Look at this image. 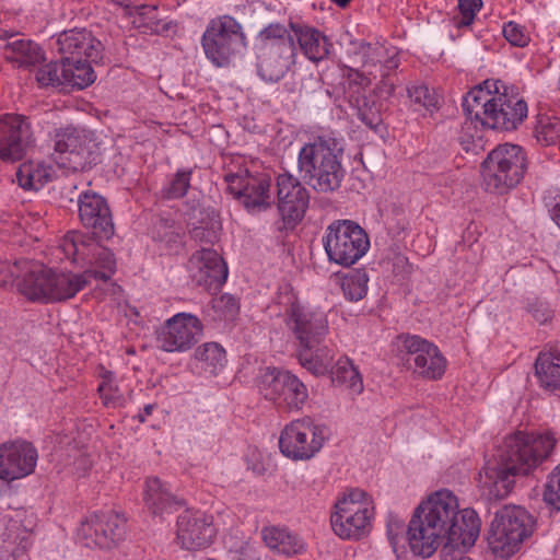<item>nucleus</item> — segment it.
Listing matches in <instances>:
<instances>
[{
	"label": "nucleus",
	"instance_id": "obj_1",
	"mask_svg": "<svg viewBox=\"0 0 560 560\" xmlns=\"http://www.w3.org/2000/svg\"><path fill=\"white\" fill-rule=\"evenodd\" d=\"M481 522L472 509L459 510L457 498L440 490L421 502L407 527V540L415 556L431 557L439 547H470Z\"/></svg>",
	"mask_w": 560,
	"mask_h": 560
},
{
	"label": "nucleus",
	"instance_id": "obj_2",
	"mask_svg": "<svg viewBox=\"0 0 560 560\" xmlns=\"http://www.w3.org/2000/svg\"><path fill=\"white\" fill-rule=\"evenodd\" d=\"M467 120L462 127L460 144L466 152L482 150V136L477 124L493 130H514L527 117V104L517 94H510L500 80H486L463 98Z\"/></svg>",
	"mask_w": 560,
	"mask_h": 560
},
{
	"label": "nucleus",
	"instance_id": "obj_3",
	"mask_svg": "<svg viewBox=\"0 0 560 560\" xmlns=\"http://www.w3.org/2000/svg\"><path fill=\"white\" fill-rule=\"evenodd\" d=\"M557 444L551 431H517L504 440L500 463L483 468L485 485L497 498L506 497L514 485V477L528 475L546 462Z\"/></svg>",
	"mask_w": 560,
	"mask_h": 560
},
{
	"label": "nucleus",
	"instance_id": "obj_4",
	"mask_svg": "<svg viewBox=\"0 0 560 560\" xmlns=\"http://www.w3.org/2000/svg\"><path fill=\"white\" fill-rule=\"evenodd\" d=\"M65 256L85 267L82 273L55 272L50 269L47 302L73 298L92 279L108 281L116 272L113 252L97 242L86 240L82 233L69 232L60 244Z\"/></svg>",
	"mask_w": 560,
	"mask_h": 560
},
{
	"label": "nucleus",
	"instance_id": "obj_5",
	"mask_svg": "<svg viewBox=\"0 0 560 560\" xmlns=\"http://www.w3.org/2000/svg\"><path fill=\"white\" fill-rule=\"evenodd\" d=\"M342 155L343 150L335 138L315 137L299 151L298 173L317 192H332L340 188L346 174Z\"/></svg>",
	"mask_w": 560,
	"mask_h": 560
},
{
	"label": "nucleus",
	"instance_id": "obj_6",
	"mask_svg": "<svg viewBox=\"0 0 560 560\" xmlns=\"http://www.w3.org/2000/svg\"><path fill=\"white\" fill-rule=\"evenodd\" d=\"M257 71L266 82H278L295 65L296 46L287 26L270 23L257 36Z\"/></svg>",
	"mask_w": 560,
	"mask_h": 560
},
{
	"label": "nucleus",
	"instance_id": "obj_7",
	"mask_svg": "<svg viewBox=\"0 0 560 560\" xmlns=\"http://www.w3.org/2000/svg\"><path fill=\"white\" fill-rule=\"evenodd\" d=\"M526 170L527 155L522 147L500 144L481 163L485 189L495 195L508 194L522 182Z\"/></svg>",
	"mask_w": 560,
	"mask_h": 560
},
{
	"label": "nucleus",
	"instance_id": "obj_8",
	"mask_svg": "<svg viewBox=\"0 0 560 560\" xmlns=\"http://www.w3.org/2000/svg\"><path fill=\"white\" fill-rule=\"evenodd\" d=\"M534 532V520L523 508L505 505L491 522L487 537L491 553L499 560L513 556Z\"/></svg>",
	"mask_w": 560,
	"mask_h": 560
},
{
	"label": "nucleus",
	"instance_id": "obj_9",
	"mask_svg": "<svg viewBox=\"0 0 560 560\" xmlns=\"http://www.w3.org/2000/svg\"><path fill=\"white\" fill-rule=\"evenodd\" d=\"M374 505L369 494L361 489H351L335 504L330 515L334 533L341 539L359 540L372 528Z\"/></svg>",
	"mask_w": 560,
	"mask_h": 560
},
{
	"label": "nucleus",
	"instance_id": "obj_10",
	"mask_svg": "<svg viewBox=\"0 0 560 560\" xmlns=\"http://www.w3.org/2000/svg\"><path fill=\"white\" fill-rule=\"evenodd\" d=\"M323 245L329 261L350 267L369 250L370 238L357 222L336 220L326 228Z\"/></svg>",
	"mask_w": 560,
	"mask_h": 560
},
{
	"label": "nucleus",
	"instance_id": "obj_11",
	"mask_svg": "<svg viewBox=\"0 0 560 560\" xmlns=\"http://www.w3.org/2000/svg\"><path fill=\"white\" fill-rule=\"evenodd\" d=\"M206 57L217 67L230 65L232 58L247 45L246 35L238 21L233 16L222 15L212 19L201 37Z\"/></svg>",
	"mask_w": 560,
	"mask_h": 560
},
{
	"label": "nucleus",
	"instance_id": "obj_12",
	"mask_svg": "<svg viewBox=\"0 0 560 560\" xmlns=\"http://www.w3.org/2000/svg\"><path fill=\"white\" fill-rule=\"evenodd\" d=\"M52 141L55 162L70 172L90 168L101 154L98 143L86 130L73 127L58 129Z\"/></svg>",
	"mask_w": 560,
	"mask_h": 560
},
{
	"label": "nucleus",
	"instance_id": "obj_13",
	"mask_svg": "<svg viewBox=\"0 0 560 560\" xmlns=\"http://www.w3.org/2000/svg\"><path fill=\"white\" fill-rule=\"evenodd\" d=\"M328 438L327 428L311 417L288 423L279 436L280 452L292 460H308L324 446Z\"/></svg>",
	"mask_w": 560,
	"mask_h": 560
},
{
	"label": "nucleus",
	"instance_id": "obj_14",
	"mask_svg": "<svg viewBox=\"0 0 560 560\" xmlns=\"http://www.w3.org/2000/svg\"><path fill=\"white\" fill-rule=\"evenodd\" d=\"M126 518L115 511L94 512L81 521L77 532L80 544L88 548L112 549L124 540Z\"/></svg>",
	"mask_w": 560,
	"mask_h": 560
},
{
	"label": "nucleus",
	"instance_id": "obj_15",
	"mask_svg": "<svg viewBox=\"0 0 560 560\" xmlns=\"http://www.w3.org/2000/svg\"><path fill=\"white\" fill-rule=\"evenodd\" d=\"M399 339L402 360L409 370L428 380H440L444 375L446 359L438 346L417 335H401Z\"/></svg>",
	"mask_w": 560,
	"mask_h": 560
},
{
	"label": "nucleus",
	"instance_id": "obj_16",
	"mask_svg": "<svg viewBox=\"0 0 560 560\" xmlns=\"http://www.w3.org/2000/svg\"><path fill=\"white\" fill-rule=\"evenodd\" d=\"M259 392L268 400L288 409H301L308 398L306 386L289 371L267 369Z\"/></svg>",
	"mask_w": 560,
	"mask_h": 560
},
{
	"label": "nucleus",
	"instance_id": "obj_17",
	"mask_svg": "<svg viewBox=\"0 0 560 560\" xmlns=\"http://www.w3.org/2000/svg\"><path fill=\"white\" fill-rule=\"evenodd\" d=\"M228 190L240 199L248 211H261L271 207V177L268 174H250L247 170L224 176Z\"/></svg>",
	"mask_w": 560,
	"mask_h": 560
},
{
	"label": "nucleus",
	"instance_id": "obj_18",
	"mask_svg": "<svg viewBox=\"0 0 560 560\" xmlns=\"http://www.w3.org/2000/svg\"><path fill=\"white\" fill-rule=\"evenodd\" d=\"M203 326L189 313H177L156 330V343L166 352H185L199 340Z\"/></svg>",
	"mask_w": 560,
	"mask_h": 560
},
{
	"label": "nucleus",
	"instance_id": "obj_19",
	"mask_svg": "<svg viewBox=\"0 0 560 560\" xmlns=\"http://www.w3.org/2000/svg\"><path fill=\"white\" fill-rule=\"evenodd\" d=\"M277 208L283 226L293 229L308 208L310 194L301 180L288 171L276 177Z\"/></svg>",
	"mask_w": 560,
	"mask_h": 560
},
{
	"label": "nucleus",
	"instance_id": "obj_20",
	"mask_svg": "<svg viewBox=\"0 0 560 560\" xmlns=\"http://www.w3.org/2000/svg\"><path fill=\"white\" fill-rule=\"evenodd\" d=\"M79 218L84 228L89 229L92 238L83 235L86 240L97 242L109 240L114 233V222L107 201L98 194L83 191L78 199Z\"/></svg>",
	"mask_w": 560,
	"mask_h": 560
},
{
	"label": "nucleus",
	"instance_id": "obj_21",
	"mask_svg": "<svg viewBox=\"0 0 560 560\" xmlns=\"http://www.w3.org/2000/svg\"><path fill=\"white\" fill-rule=\"evenodd\" d=\"M287 316V324L298 341V349L308 345H320L328 332L326 316L299 303L291 304Z\"/></svg>",
	"mask_w": 560,
	"mask_h": 560
},
{
	"label": "nucleus",
	"instance_id": "obj_22",
	"mask_svg": "<svg viewBox=\"0 0 560 560\" xmlns=\"http://www.w3.org/2000/svg\"><path fill=\"white\" fill-rule=\"evenodd\" d=\"M35 446L23 440L0 445V479L12 481L31 475L37 464Z\"/></svg>",
	"mask_w": 560,
	"mask_h": 560
},
{
	"label": "nucleus",
	"instance_id": "obj_23",
	"mask_svg": "<svg viewBox=\"0 0 560 560\" xmlns=\"http://www.w3.org/2000/svg\"><path fill=\"white\" fill-rule=\"evenodd\" d=\"M191 279L208 291L219 290L228 278V266L212 248L202 247L188 260Z\"/></svg>",
	"mask_w": 560,
	"mask_h": 560
},
{
	"label": "nucleus",
	"instance_id": "obj_24",
	"mask_svg": "<svg viewBox=\"0 0 560 560\" xmlns=\"http://www.w3.org/2000/svg\"><path fill=\"white\" fill-rule=\"evenodd\" d=\"M18 291L33 302H47L50 269L30 260L16 261L9 268Z\"/></svg>",
	"mask_w": 560,
	"mask_h": 560
},
{
	"label": "nucleus",
	"instance_id": "obj_25",
	"mask_svg": "<svg viewBox=\"0 0 560 560\" xmlns=\"http://www.w3.org/2000/svg\"><path fill=\"white\" fill-rule=\"evenodd\" d=\"M214 536L212 516L199 510H186L177 517V539L188 550L207 547Z\"/></svg>",
	"mask_w": 560,
	"mask_h": 560
},
{
	"label": "nucleus",
	"instance_id": "obj_26",
	"mask_svg": "<svg viewBox=\"0 0 560 560\" xmlns=\"http://www.w3.org/2000/svg\"><path fill=\"white\" fill-rule=\"evenodd\" d=\"M31 126L25 117L4 115L0 117V159L21 160L31 141Z\"/></svg>",
	"mask_w": 560,
	"mask_h": 560
},
{
	"label": "nucleus",
	"instance_id": "obj_27",
	"mask_svg": "<svg viewBox=\"0 0 560 560\" xmlns=\"http://www.w3.org/2000/svg\"><path fill=\"white\" fill-rule=\"evenodd\" d=\"M57 46L65 57L82 58L97 62L102 59V43L85 28H73L58 35Z\"/></svg>",
	"mask_w": 560,
	"mask_h": 560
},
{
	"label": "nucleus",
	"instance_id": "obj_28",
	"mask_svg": "<svg viewBox=\"0 0 560 560\" xmlns=\"http://www.w3.org/2000/svg\"><path fill=\"white\" fill-rule=\"evenodd\" d=\"M290 34L303 55L313 62H318L328 57L332 43L318 28L305 23L290 22Z\"/></svg>",
	"mask_w": 560,
	"mask_h": 560
},
{
	"label": "nucleus",
	"instance_id": "obj_29",
	"mask_svg": "<svg viewBox=\"0 0 560 560\" xmlns=\"http://www.w3.org/2000/svg\"><path fill=\"white\" fill-rule=\"evenodd\" d=\"M143 500L152 515L159 517L175 512L182 505V501L158 477L147 479Z\"/></svg>",
	"mask_w": 560,
	"mask_h": 560
},
{
	"label": "nucleus",
	"instance_id": "obj_30",
	"mask_svg": "<svg viewBox=\"0 0 560 560\" xmlns=\"http://www.w3.org/2000/svg\"><path fill=\"white\" fill-rule=\"evenodd\" d=\"M132 25L142 33L165 34L176 27L173 21L159 19L158 7L154 4H140L128 9Z\"/></svg>",
	"mask_w": 560,
	"mask_h": 560
},
{
	"label": "nucleus",
	"instance_id": "obj_31",
	"mask_svg": "<svg viewBox=\"0 0 560 560\" xmlns=\"http://www.w3.org/2000/svg\"><path fill=\"white\" fill-rule=\"evenodd\" d=\"M535 372L541 387L551 390L560 387V343L539 353Z\"/></svg>",
	"mask_w": 560,
	"mask_h": 560
},
{
	"label": "nucleus",
	"instance_id": "obj_32",
	"mask_svg": "<svg viewBox=\"0 0 560 560\" xmlns=\"http://www.w3.org/2000/svg\"><path fill=\"white\" fill-rule=\"evenodd\" d=\"M261 538L268 548L285 556L298 555L304 550L303 540L287 527L266 526L261 529Z\"/></svg>",
	"mask_w": 560,
	"mask_h": 560
},
{
	"label": "nucleus",
	"instance_id": "obj_33",
	"mask_svg": "<svg viewBox=\"0 0 560 560\" xmlns=\"http://www.w3.org/2000/svg\"><path fill=\"white\" fill-rule=\"evenodd\" d=\"M335 352L328 346L308 345L298 349L300 364L314 375H324L332 368Z\"/></svg>",
	"mask_w": 560,
	"mask_h": 560
},
{
	"label": "nucleus",
	"instance_id": "obj_34",
	"mask_svg": "<svg viewBox=\"0 0 560 560\" xmlns=\"http://www.w3.org/2000/svg\"><path fill=\"white\" fill-rule=\"evenodd\" d=\"M4 57L20 67H32L44 60L42 48L31 39L15 38L4 47Z\"/></svg>",
	"mask_w": 560,
	"mask_h": 560
},
{
	"label": "nucleus",
	"instance_id": "obj_35",
	"mask_svg": "<svg viewBox=\"0 0 560 560\" xmlns=\"http://www.w3.org/2000/svg\"><path fill=\"white\" fill-rule=\"evenodd\" d=\"M65 69L67 70V88L82 90L95 81V73L91 67V60L74 57H63Z\"/></svg>",
	"mask_w": 560,
	"mask_h": 560
},
{
	"label": "nucleus",
	"instance_id": "obj_36",
	"mask_svg": "<svg viewBox=\"0 0 560 560\" xmlns=\"http://www.w3.org/2000/svg\"><path fill=\"white\" fill-rule=\"evenodd\" d=\"M200 368L210 375H217L226 363L225 350L218 342H206L195 351Z\"/></svg>",
	"mask_w": 560,
	"mask_h": 560
},
{
	"label": "nucleus",
	"instance_id": "obj_37",
	"mask_svg": "<svg viewBox=\"0 0 560 560\" xmlns=\"http://www.w3.org/2000/svg\"><path fill=\"white\" fill-rule=\"evenodd\" d=\"M329 372L331 373L332 382L345 385L355 394H360L363 390L362 377L358 369L347 357L338 359Z\"/></svg>",
	"mask_w": 560,
	"mask_h": 560
},
{
	"label": "nucleus",
	"instance_id": "obj_38",
	"mask_svg": "<svg viewBox=\"0 0 560 560\" xmlns=\"http://www.w3.org/2000/svg\"><path fill=\"white\" fill-rule=\"evenodd\" d=\"M385 49L378 44H371L364 40L352 42L349 54L361 67H376L384 57Z\"/></svg>",
	"mask_w": 560,
	"mask_h": 560
},
{
	"label": "nucleus",
	"instance_id": "obj_39",
	"mask_svg": "<svg viewBox=\"0 0 560 560\" xmlns=\"http://www.w3.org/2000/svg\"><path fill=\"white\" fill-rule=\"evenodd\" d=\"M535 137L542 145H553L560 141V118L555 115L539 114L535 127Z\"/></svg>",
	"mask_w": 560,
	"mask_h": 560
},
{
	"label": "nucleus",
	"instance_id": "obj_40",
	"mask_svg": "<svg viewBox=\"0 0 560 560\" xmlns=\"http://www.w3.org/2000/svg\"><path fill=\"white\" fill-rule=\"evenodd\" d=\"M192 168H180L171 176L161 189V196L167 200L184 198L190 188Z\"/></svg>",
	"mask_w": 560,
	"mask_h": 560
},
{
	"label": "nucleus",
	"instance_id": "obj_41",
	"mask_svg": "<svg viewBox=\"0 0 560 560\" xmlns=\"http://www.w3.org/2000/svg\"><path fill=\"white\" fill-rule=\"evenodd\" d=\"M405 532L404 521L399 516L389 513L386 521V533L397 560H408V552L404 546Z\"/></svg>",
	"mask_w": 560,
	"mask_h": 560
},
{
	"label": "nucleus",
	"instance_id": "obj_42",
	"mask_svg": "<svg viewBox=\"0 0 560 560\" xmlns=\"http://www.w3.org/2000/svg\"><path fill=\"white\" fill-rule=\"evenodd\" d=\"M67 70L63 58L42 66L36 72V81L40 86H67Z\"/></svg>",
	"mask_w": 560,
	"mask_h": 560
},
{
	"label": "nucleus",
	"instance_id": "obj_43",
	"mask_svg": "<svg viewBox=\"0 0 560 560\" xmlns=\"http://www.w3.org/2000/svg\"><path fill=\"white\" fill-rule=\"evenodd\" d=\"M97 390L104 406L116 408L124 404V394L119 389L112 372H106L103 375L102 383L98 385Z\"/></svg>",
	"mask_w": 560,
	"mask_h": 560
},
{
	"label": "nucleus",
	"instance_id": "obj_44",
	"mask_svg": "<svg viewBox=\"0 0 560 560\" xmlns=\"http://www.w3.org/2000/svg\"><path fill=\"white\" fill-rule=\"evenodd\" d=\"M369 277L364 271H354L343 278L341 288L345 296L349 301H359L368 292Z\"/></svg>",
	"mask_w": 560,
	"mask_h": 560
},
{
	"label": "nucleus",
	"instance_id": "obj_45",
	"mask_svg": "<svg viewBox=\"0 0 560 560\" xmlns=\"http://www.w3.org/2000/svg\"><path fill=\"white\" fill-rule=\"evenodd\" d=\"M47 175L43 174L42 171L33 168L32 165L23 164L16 172L18 184L23 189L38 190L43 187L47 180Z\"/></svg>",
	"mask_w": 560,
	"mask_h": 560
},
{
	"label": "nucleus",
	"instance_id": "obj_46",
	"mask_svg": "<svg viewBox=\"0 0 560 560\" xmlns=\"http://www.w3.org/2000/svg\"><path fill=\"white\" fill-rule=\"evenodd\" d=\"M542 499L547 505L560 510V464L548 475Z\"/></svg>",
	"mask_w": 560,
	"mask_h": 560
},
{
	"label": "nucleus",
	"instance_id": "obj_47",
	"mask_svg": "<svg viewBox=\"0 0 560 560\" xmlns=\"http://www.w3.org/2000/svg\"><path fill=\"white\" fill-rule=\"evenodd\" d=\"M458 15L454 18V24L457 28H463L472 24L476 13L482 8V0H459Z\"/></svg>",
	"mask_w": 560,
	"mask_h": 560
},
{
	"label": "nucleus",
	"instance_id": "obj_48",
	"mask_svg": "<svg viewBox=\"0 0 560 560\" xmlns=\"http://www.w3.org/2000/svg\"><path fill=\"white\" fill-rule=\"evenodd\" d=\"M358 117L369 128L376 130L382 124V115L380 106L375 101H369L364 98L362 104L358 106Z\"/></svg>",
	"mask_w": 560,
	"mask_h": 560
},
{
	"label": "nucleus",
	"instance_id": "obj_49",
	"mask_svg": "<svg viewBox=\"0 0 560 560\" xmlns=\"http://www.w3.org/2000/svg\"><path fill=\"white\" fill-rule=\"evenodd\" d=\"M410 101L419 107L428 110L435 108L438 104L436 95L424 84H417L407 90Z\"/></svg>",
	"mask_w": 560,
	"mask_h": 560
},
{
	"label": "nucleus",
	"instance_id": "obj_50",
	"mask_svg": "<svg viewBox=\"0 0 560 560\" xmlns=\"http://www.w3.org/2000/svg\"><path fill=\"white\" fill-rule=\"evenodd\" d=\"M503 35L511 45L516 47H525L530 40L526 28L514 21L504 24Z\"/></svg>",
	"mask_w": 560,
	"mask_h": 560
},
{
	"label": "nucleus",
	"instance_id": "obj_51",
	"mask_svg": "<svg viewBox=\"0 0 560 560\" xmlns=\"http://www.w3.org/2000/svg\"><path fill=\"white\" fill-rule=\"evenodd\" d=\"M190 236L201 245H213L219 240V228L215 223L201 224L190 231Z\"/></svg>",
	"mask_w": 560,
	"mask_h": 560
},
{
	"label": "nucleus",
	"instance_id": "obj_52",
	"mask_svg": "<svg viewBox=\"0 0 560 560\" xmlns=\"http://www.w3.org/2000/svg\"><path fill=\"white\" fill-rule=\"evenodd\" d=\"M214 308L222 311L226 316H233L238 311V303L231 294H222L214 301Z\"/></svg>",
	"mask_w": 560,
	"mask_h": 560
},
{
	"label": "nucleus",
	"instance_id": "obj_53",
	"mask_svg": "<svg viewBox=\"0 0 560 560\" xmlns=\"http://www.w3.org/2000/svg\"><path fill=\"white\" fill-rule=\"evenodd\" d=\"M530 312L535 320L539 324H546L553 317V311L544 304L533 306Z\"/></svg>",
	"mask_w": 560,
	"mask_h": 560
},
{
	"label": "nucleus",
	"instance_id": "obj_54",
	"mask_svg": "<svg viewBox=\"0 0 560 560\" xmlns=\"http://www.w3.org/2000/svg\"><path fill=\"white\" fill-rule=\"evenodd\" d=\"M550 213L552 220L560 229V191L556 192L552 197Z\"/></svg>",
	"mask_w": 560,
	"mask_h": 560
},
{
	"label": "nucleus",
	"instance_id": "obj_55",
	"mask_svg": "<svg viewBox=\"0 0 560 560\" xmlns=\"http://www.w3.org/2000/svg\"><path fill=\"white\" fill-rule=\"evenodd\" d=\"M233 560H259V558L253 550L243 548L233 557Z\"/></svg>",
	"mask_w": 560,
	"mask_h": 560
},
{
	"label": "nucleus",
	"instance_id": "obj_56",
	"mask_svg": "<svg viewBox=\"0 0 560 560\" xmlns=\"http://www.w3.org/2000/svg\"><path fill=\"white\" fill-rule=\"evenodd\" d=\"M398 65H399V61L395 56L387 58L385 60L384 65L382 66V68H384L382 75L383 77L388 75L389 71L398 68Z\"/></svg>",
	"mask_w": 560,
	"mask_h": 560
},
{
	"label": "nucleus",
	"instance_id": "obj_57",
	"mask_svg": "<svg viewBox=\"0 0 560 560\" xmlns=\"http://www.w3.org/2000/svg\"><path fill=\"white\" fill-rule=\"evenodd\" d=\"M154 409V406L153 405H147L144 406V408L142 409V411L138 415V418H139V421L140 422H144L145 421V418L149 417L152 411Z\"/></svg>",
	"mask_w": 560,
	"mask_h": 560
},
{
	"label": "nucleus",
	"instance_id": "obj_58",
	"mask_svg": "<svg viewBox=\"0 0 560 560\" xmlns=\"http://www.w3.org/2000/svg\"><path fill=\"white\" fill-rule=\"evenodd\" d=\"M335 4L339 5L340 8H345L349 4L351 0H331Z\"/></svg>",
	"mask_w": 560,
	"mask_h": 560
}]
</instances>
